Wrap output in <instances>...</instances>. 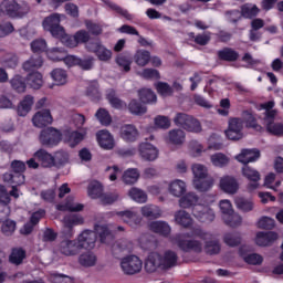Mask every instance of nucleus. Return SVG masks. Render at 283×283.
I'll return each instance as SVG.
<instances>
[{
    "mask_svg": "<svg viewBox=\"0 0 283 283\" xmlns=\"http://www.w3.org/2000/svg\"><path fill=\"white\" fill-rule=\"evenodd\" d=\"M192 235L195 238H199V240H202L205 242V247L202 245V242L199 240H187V239H179L178 240V247L181 249V251H193L195 253H202V249H205V252L208 255H218L220 253V241L216 240L213 238V234L209 232H205L200 228H196L192 231Z\"/></svg>",
    "mask_w": 283,
    "mask_h": 283,
    "instance_id": "f257e3e1",
    "label": "nucleus"
},
{
    "mask_svg": "<svg viewBox=\"0 0 283 283\" xmlns=\"http://www.w3.org/2000/svg\"><path fill=\"white\" fill-rule=\"evenodd\" d=\"M178 262V254L176 252L168 250L164 254L158 252H151L146 262L145 271L146 273H156V271H166V269H171L176 266Z\"/></svg>",
    "mask_w": 283,
    "mask_h": 283,
    "instance_id": "f03ea898",
    "label": "nucleus"
},
{
    "mask_svg": "<svg viewBox=\"0 0 283 283\" xmlns=\"http://www.w3.org/2000/svg\"><path fill=\"white\" fill-rule=\"evenodd\" d=\"M96 233L99 235L103 244H109L114 237L106 226H95V232L92 230H85L77 237L80 249H94L96 247Z\"/></svg>",
    "mask_w": 283,
    "mask_h": 283,
    "instance_id": "7ed1b4c3",
    "label": "nucleus"
},
{
    "mask_svg": "<svg viewBox=\"0 0 283 283\" xmlns=\"http://www.w3.org/2000/svg\"><path fill=\"white\" fill-rule=\"evenodd\" d=\"M172 122L177 127H182L186 132H192L193 134H200L202 132L200 122L186 113H177Z\"/></svg>",
    "mask_w": 283,
    "mask_h": 283,
    "instance_id": "20e7f679",
    "label": "nucleus"
},
{
    "mask_svg": "<svg viewBox=\"0 0 283 283\" xmlns=\"http://www.w3.org/2000/svg\"><path fill=\"white\" fill-rule=\"evenodd\" d=\"M30 12V7L28 4H19L14 0H4L0 4V13L7 14V17H11L12 19H17V17H25Z\"/></svg>",
    "mask_w": 283,
    "mask_h": 283,
    "instance_id": "39448f33",
    "label": "nucleus"
},
{
    "mask_svg": "<svg viewBox=\"0 0 283 283\" xmlns=\"http://www.w3.org/2000/svg\"><path fill=\"white\" fill-rule=\"evenodd\" d=\"M119 266L124 275H138L143 271V260L137 255H127L120 259Z\"/></svg>",
    "mask_w": 283,
    "mask_h": 283,
    "instance_id": "423d86ee",
    "label": "nucleus"
},
{
    "mask_svg": "<svg viewBox=\"0 0 283 283\" xmlns=\"http://www.w3.org/2000/svg\"><path fill=\"white\" fill-rule=\"evenodd\" d=\"M43 29L50 32L52 36H63L65 34V29L61 27V14L52 13L46 17L42 22Z\"/></svg>",
    "mask_w": 283,
    "mask_h": 283,
    "instance_id": "0eeeda50",
    "label": "nucleus"
},
{
    "mask_svg": "<svg viewBox=\"0 0 283 283\" xmlns=\"http://www.w3.org/2000/svg\"><path fill=\"white\" fill-rule=\"evenodd\" d=\"M242 129H244V120L240 117H232L228 122L226 136L229 140H242V137L244 136Z\"/></svg>",
    "mask_w": 283,
    "mask_h": 283,
    "instance_id": "6e6552de",
    "label": "nucleus"
},
{
    "mask_svg": "<svg viewBox=\"0 0 283 283\" xmlns=\"http://www.w3.org/2000/svg\"><path fill=\"white\" fill-rule=\"evenodd\" d=\"M61 132L53 127L41 130L39 140L44 147H56L61 143Z\"/></svg>",
    "mask_w": 283,
    "mask_h": 283,
    "instance_id": "1a4fd4ad",
    "label": "nucleus"
},
{
    "mask_svg": "<svg viewBox=\"0 0 283 283\" xmlns=\"http://www.w3.org/2000/svg\"><path fill=\"white\" fill-rule=\"evenodd\" d=\"M86 50L88 52H93V54L97 56L98 61H103L104 63L112 60V50L105 48V45H103L98 40L87 43Z\"/></svg>",
    "mask_w": 283,
    "mask_h": 283,
    "instance_id": "9d476101",
    "label": "nucleus"
},
{
    "mask_svg": "<svg viewBox=\"0 0 283 283\" xmlns=\"http://www.w3.org/2000/svg\"><path fill=\"white\" fill-rule=\"evenodd\" d=\"M192 214L199 222H213L216 220V212L206 205L196 206L192 209Z\"/></svg>",
    "mask_w": 283,
    "mask_h": 283,
    "instance_id": "9b49d317",
    "label": "nucleus"
},
{
    "mask_svg": "<svg viewBox=\"0 0 283 283\" xmlns=\"http://www.w3.org/2000/svg\"><path fill=\"white\" fill-rule=\"evenodd\" d=\"M219 187L224 193L235 196L240 189V184L235 177L227 175L220 178Z\"/></svg>",
    "mask_w": 283,
    "mask_h": 283,
    "instance_id": "f8f14e48",
    "label": "nucleus"
},
{
    "mask_svg": "<svg viewBox=\"0 0 283 283\" xmlns=\"http://www.w3.org/2000/svg\"><path fill=\"white\" fill-rule=\"evenodd\" d=\"M32 123L34 127H38L40 129L43 127H48V125H52V123H54V118L52 117L50 108L38 111L32 117Z\"/></svg>",
    "mask_w": 283,
    "mask_h": 283,
    "instance_id": "ddd939ff",
    "label": "nucleus"
},
{
    "mask_svg": "<svg viewBox=\"0 0 283 283\" xmlns=\"http://www.w3.org/2000/svg\"><path fill=\"white\" fill-rule=\"evenodd\" d=\"M242 175L244 178L250 180L248 184V190L255 191V189L260 187V172L258 170L251 168L249 165H245L242 168Z\"/></svg>",
    "mask_w": 283,
    "mask_h": 283,
    "instance_id": "4468645a",
    "label": "nucleus"
},
{
    "mask_svg": "<svg viewBox=\"0 0 283 283\" xmlns=\"http://www.w3.org/2000/svg\"><path fill=\"white\" fill-rule=\"evenodd\" d=\"M59 251H60V253H62V255H67V256L78 255V253H81V245L78 243V239L77 240H70V239L63 240L60 243Z\"/></svg>",
    "mask_w": 283,
    "mask_h": 283,
    "instance_id": "2eb2a0df",
    "label": "nucleus"
},
{
    "mask_svg": "<svg viewBox=\"0 0 283 283\" xmlns=\"http://www.w3.org/2000/svg\"><path fill=\"white\" fill-rule=\"evenodd\" d=\"M165 140L168 145L181 147V145H185V140H187V134L180 128H174L165 136Z\"/></svg>",
    "mask_w": 283,
    "mask_h": 283,
    "instance_id": "dca6fc26",
    "label": "nucleus"
},
{
    "mask_svg": "<svg viewBox=\"0 0 283 283\" xmlns=\"http://www.w3.org/2000/svg\"><path fill=\"white\" fill-rule=\"evenodd\" d=\"M83 222H85V220L80 214L65 216L63 219L65 235L67 238H72V235H74L72 229H74V227H78V224H83Z\"/></svg>",
    "mask_w": 283,
    "mask_h": 283,
    "instance_id": "f3484780",
    "label": "nucleus"
},
{
    "mask_svg": "<svg viewBox=\"0 0 283 283\" xmlns=\"http://www.w3.org/2000/svg\"><path fill=\"white\" fill-rule=\"evenodd\" d=\"M139 155L143 160L154 163L158 158V148L149 143H142L139 145Z\"/></svg>",
    "mask_w": 283,
    "mask_h": 283,
    "instance_id": "a211bd4d",
    "label": "nucleus"
},
{
    "mask_svg": "<svg viewBox=\"0 0 283 283\" xmlns=\"http://www.w3.org/2000/svg\"><path fill=\"white\" fill-rule=\"evenodd\" d=\"M116 216H118L123 222L133 228L138 227V224L143 222V218L134 210L119 211L116 213Z\"/></svg>",
    "mask_w": 283,
    "mask_h": 283,
    "instance_id": "6ab92c4d",
    "label": "nucleus"
},
{
    "mask_svg": "<svg viewBox=\"0 0 283 283\" xmlns=\"http://www.w3.org/2000/svg\"><path fill=\"white\" fill-rule=\"evenodd\" d=\"M260 158V150L258 149H242L239 155L235 156L238 163L247 166L249 163H255Z\"/></svg>",
    "mask_w": 283,
    "mask_h": 283,
    "instance_id": "aec40b11",
    "label": "nucleus"
},
{
    "mask_svg": "<svg viewBox=\"0 0 283 283\" xmlns=\"http://www.w3.org/2000/svg\"><path fill=\"white\" fill-rule=\"evenodd\" d=\"M140 213L143 218H147L148 220H158V218H163V209L157 205H145L140 208Z\"/></svg>",
    "mask_w": 283,
    "mask_h": 283,
    "instance_id": "412c9836",
    "label": "nucleus"
},
{
    "mask_svg": "<svg viewBox=\"0 0 283 283\" xmlns=\"http://www.w3.org/2000/svg\"><path fill=\"white\" fill-rule=\"evenodd\" d=\"M138 136L140 134L138 133V128L132 124H126L120 127V138L125 140L126 143H135V140H138Z\"/></svg>",
    "mask_w": 283,
    "mask_h": 283,
    "instance_id": "4be33fe9",
    "label": "nucleus"
},
{
    "mask_svg": "<svg viewBox=\"0 0 283 283\" xmlns=\"http://www.w3.org/2000/svg\"><path fill=\"white\" fill-rule=\"evenodd\" d=\"M200 197L196 195L195 192H188L186 195H182L179 199V207L181 209H196V207L200 206Z\"/></svg>",
    "mask_w": 283,
    "mask_h": 283,
    "instance_id": "5701e85b",
    "label": "nucleus"
},
{
    "mask_svg": "<svg viewBox=\"0 0 283 283\" xmlns=\"http://www.w3.org/2000/svg\"><path fill=\"white\" fill-rule=\"evenodd\" d=\"M168 191L174 198H182L187 193V184L180 179H175L168 185Z\"/></svg>",
    "mask_w": 283,
    "mask_h": 283,
    "instance_id": "b1692460",
    "label": "nucleus"
},
{
    "mask_svg": "<svg viewBox=\"0 0 283 283\" xmlns=\"http://www.w3.org/2000/svg\"><path fill=\"white\" fill-rule=\"evenodd\" d=\"M275 240H277V233L273 231H261L258 232L255 237V243L258 244V247H271V244H273Z\"/></svg>",
    "mask_w": 283,
    "mask_h": 283,
    "instance_id": "393cba45",
    "label": "nucleus"
},
{
    "mask_svg": "<svg viewBox=\"0 0 283 283\" xmlns=\"http://www.w3.org/2000/svg\"><path fill=\"white\" fill-rule=\"evenodd\" d=\"M176 224L179 227H184V229H189V227L193 226V218L186 210H178L174 214Z\"/></svg>",
    "mask_w": 283,
    "mask_h": 283,
    "instance_id": "a878e982",
    "label": "nucleus"
},
{
    "mask_svg": "<svg viewBox=\"0 0 283 283\" xmlns=\"http://www.w3.org/2000/svg\"><path fill=\"white\" fill-rule=\"evenodd\" d=\"M148 227L153 233H158L165 238L171 233V226L167 221H151Z\"/></svg>",
    "mask_w": 283,
    "mask_h": 283,
    "instance_id": "bb28decb",
    "label": "nucleus"
},
{
    "mask_svg": "<svg viewBox=\"0 0 283 283\" xmlns=\"http://www.w3.org/2000/svg\"><path fill=\"white\" fill-rule=\"evenodd\" d=\"M34 158L42 167H54V156L45 149H39L34 153Z\"/></svg>",
    "mask_w": 283,
    "mask_h": 283,
    "instance_id": "cd10ccee",
    "label": "nucleus"
},
{
    "mask_svg": "<svg viewBox=\"0 0 283 283\" xmlns=\"http://www.w3.org/2000/svg\"><path fill=\"white\" fill-rule=\"evenodd\" d=\"M42 66H43V59L41 57V55H32L29 60H27L22 64L24 72H34Z\"/></svg>",
    "mask_w": 283,
    "mask_h": 283,
    "instance_id": "c85d7f7f",
    "label": "nucleus"
},
{
    "mask_svg": "<svg viewBox=\"0 0 283 283\" xmlns=\"http://www.w3.org/2000/svg\"><path fill=\"white\" fill-rule=\"evenodd\" d=\"M274 119L275 117L264 118L266 130L273 136H283L282 123H275Z\"/></svg>",
    "mask_w": 283,
    "mask_h": 283,
    "instance_id": "c756f323",
    "label": "nucleus"
},
{
    "mask_svg": "<svg viewBox=\"0 0 283 283\" xmlns=\"http://www.w3.org/2000/svg\"><path fill=\"white\" fill-rule=\"evenodd\" d=\"M33 105H34V97L32 95H25L24 98L18 105V114L20 116H28Z\"/></svg>",
    "mask_w": 283,
    "mask_h": 283,
    "instance_id": "7c9ffc66",
    "label": "nucleus"
},
{
    "mask_svg": "<svg viewBox=\"0 0 283 283\" xmlns=\"http://www.w3.org/2000/svg\"><path fill=\"white\" fill-rule=\"evenodd\" d=\"M97 140L104 149H114V137L107 130H99L97 133Z\"/></svg>",
    "mask_w": 283,
    "mask_h": 283,
    "instance_id": "2f4dec72",
    "label": "nucleus"
},
{
    "mask_svg": "<svg viewBox=\"0 0 283 283\" xmlns=\"http://www.w3.org/2000/svg\"><path fill=\"white\" fill-rule=\"evenodd\" d=\"M59 211H71V212H78L85 209V206L78 202H74V197H69L64 205L57 206Z\"/></svg>",
    "mask_w": 283,
    "mask_h": 283,
    "instance_id": "473e14b6",
    "label": "nucleus"
},
{
    "mask_svg": "<svg viewBox=\"0 0 283 283\" xmlns=\"http://www.w3.org/2000/svg\"><path fill=\"white\" fill-rule=\"evenodd\" d=\"M134 249V242L129 239H120L113 245V253H129Z\"/></svg>",
    "mask_w": 283,
    "mask_h": 283,
    "instance_id": "72a5a7b5",
    "label": "nucleus"
},
{
    "mask_svg": "<svg viewBox=\"0 0 283 283\" xmlns=\"http://www.w3.org/2000/svg\"><path fill=\"white\" fill-rule=\"evenodd\" d=\"M151 61V53L147 50H137L134 55V62L139 67H145Z\"/></svg>",
    "mask_w": 283,
    "mask_h": 283,
    "instance_id": "f704fd0d",
    "label": "nucleus"
},
{
    "mask_svg": "<svg viewBox=\"0 0 283 283\" xmlns=\"http://www.w3.org/2000/svg\"><path fill=\"white\" fill-rule=\"evenodd\" d=\"M260 14V8L253 3H245L241 6V17L243 19H255Z\"/></svg>",
    "mask_w": 283,
    "mask_h": 283,
    "instance_id": "c9c22d12",
    "label": "nucleus"
},
{
    "mask_svg": "<svg viewBox=\"0 0 283 283\" xmlns=\"http://www.w3.org/2000/svg\"><path fill=\"white\" fill-rule=\"evenodd\" d=\"M138 178H140V172L136 168H128L122 176L125 185H136Z\"/></svg>",
    "mask_w": 283,
    "mask_h": 283,
    "instance_id": "e433bc0d",
    "label": "nucleus"
},
{
    "mask_svg": "<svg viewBox=\"0 0 283 283\" xmlns=\"http://www.w3.org/2000/svg\"><path fill=\"white\" fill-rule=\"evenodd\" d=\"M128 196L129 198H132V200H134V202H138V205H145V202H147L148 199L147 192L136 187L129 189Z\"/></svg>",
    "mask_w": 283,
    "mask_h": 283,
    "instance_id": "4c0bfd02",
    "label": "nucleus"
},
{
    "mask_svg": "<svg viewBox=\"0 0 283 283\" xmlns=\"http://www.w3.org/2000/svg\"><path fill=\"white\" fill-rule=\"evenodd\" d=\"M106 98L108 103L114 107L115 109H126L127 103L123 102L118 96H116V91L109 90L106 94Z\"/></svg>",
    "mask_w": 283,
    "mask_h": 283,
    "instance_id": "58836bf2",
    "label": "nucleus"
},
{
    "mask_svg": "<svg viewBox=\"0 0 283 283\" xmlns=\"http://www.w3.org/2000/svg\"><path fill=\"white\" fill-rule=\"evenodd\" d=\"M193 180H205L209 178V168L202 164H193L192 167Z\"/></svg>",
    "mask_w": 283,
    "mask_h": 283,
    "instance_id": "ea45409f",
    "label": "nucleus"
},
{
    "mask_svg": "<svg viewBox=\"0 0 283 283\" xmlns=\"http://www.w3.org/2000/svg\"><path fill=\"white\" fill-rule=\"evenodd\" d=\"M70 163V154L65 150H57L53 155V167H63Z\"/></svg>",
    "mask_w": 283,
    "mask_h": 283,
    "instance_id": "a19ab883",
    "label": "nucleus"
},
{
    "mask_svg": "<svg viewBox=\"0 0 283 283\" xmlns=\"http://www.w3.org/2000/svg\"><path fill=\"white\" fill-rule=\"evenodd\" d=\"M50 74L55 85H65L67 83V72L65 70L54 69Z\"/></svg>",
    "mask_w": 283,
    "mask_h": 283,
    "instance_id": "79ce46f5",
    "label": "nucleus"
},
{
    "mask_svg": "<svg viewBox=\"0 0 283 283\" xmlns=\"http://www.w3.org/2000/svg\"><path fill=\"white\" fill-rule=\"evenodd\" d=\"M1 65L4 67H9L10 70H14L17 65H19V56L14 53H6L1 59H0Z\"/></svg>",
    "mask_w": 283,
    "mask_h": 283,
    "instance_id": "37998d69",
    "label": "nucleus"
},
{
    "mask_svg": "<svg viewBox=\"0 0 283 283\" xmlns=\"http://www.w3.org/2000/svg\"><path fill=\"white\" fill-rule=\"evenodd\" d=\"M10 85H11L12 90L18 92L19 94H23V92H25V90L28 87V85L25 84V78L21 75H14L10 80Z\"/></svg>",
    "mask_w": 283,
    "mask_h": 283,
    "instance_id": "c03bdc74",
    "label": "nucleus"
},
{
    "mask_svg": "<svg viewBox=\"0 0 283 283\" xmlns=\"http://www.w3.org/2000/svg\"><path fill=\"white\" fill-rule=\"evenodd\" d=\"M27 81L32 90H41L43 87V75L39 72L29 74Z\"/></svg>",
    "mask_w": 283,
    "mask_h": 283,
    "instance_id": "a18cd8bd",
    "label": "nucleus"
},
{
    "mask_svg": "<svg viewBox=\"0 0 283 283\" xmlns=\"http://www.w3.org/2000/svg\"><path fill=\"white\" fill-rule=\"evenodd\" d=\"M193 187L197 191H209L213 187V178L207 177L206 179H193Z\"/></svg>",
    "mask_w": 283,
    "mask_h": 283,
    "instance_id": "49530a36",
    "label": "nucleus"
},
{
    "mask_svg": "<svg viewBox=\"0 0 283 283\" xmlns=\"http://www.w3.org/2000/svg\"><path fill=\"white\" fill-rule=\"evenodd\" d=\"M115 63L118 65V67L122 70V72H130L132 70V59L129 55L119 54L115 59Z\"/></svg>",
    "mask_w": 283,
    "mask_h": 283,
    "instance_id": "de8ad7c7",
    "label": "nucleus"
},
{
    "mask_svg": "<svg viewBox=\"0 0 283 283\" xmlns=\"http://www.w3.org/2000/svg\"><path fill=\"white\" fill-rule=\"evenodd\" d=\"M218 56L221 61L233 62V61H238V59L240 57V54L233 49L226 48L218 52Z\"/></svg>",
    "mask_w": 283,
    "mask_h": 283,
    "instance_id": "09e8293b",
    "label": "nucleus"
},
{
    "mask_svg": "<svg viewBox=\"0 0 283 283\" xmlns=\"http://www.w3.org/2000/svg\"><path fill=\"white\" fill-rule=\"evenodd\" d=\"M96 254L92 252H86L80 255L78 263L81 266H85L86 269L90 266H96Z\"/></svg>",
    "mask_w": 283,
    "mask_h": 283,
    "instance_id": "8fccbe9b",
    "label": "nucleus"
},
{
    "mask_svg": "<svg viewBox=\"0 0 283 283\" xmlns=\"http://www.w3.org/2000/svg\"><path fill=\"white\" fill-rule=\"evenodd\" d=\"M222 220L228 227H240L242 224V217L235 213V211H232L227 216H222Z\"/></svg>",
    "mask_w": 283,
    "mask_h": 283,
    "instance_id": "3c124183",
    "label": "nucleus"
},
{
    "mask_svg": "<svg viewBox=\"0 0 283 283\" xmlns=\"http://www.w3.org/2000/svg\"><path fill=\"white\" fill-rule=\"evenodd\" d=\"M103 1L108 8H111V10H114L115 12H117V14H120L122 17H124V19H127V21H132V19H134V15L129 13L127 9H123L118 4L108 0H103Z\"/></svg>",
    "mask_w": 283,
    "mask_h": 283,
    "instance_id": "603ef678",
    "label": "nucleus"
},
{
    "mask_svg": "<svg viewBox=\"0 0 283 283\" xmlns=\"http://www.w3.org/2000/svg\"><path fill=\"white\" fill-rule=\"evenodd\" d=\"M3 180L11 185H23V182H25V176H23V174L6 172L3 175Z\"/></svg>",
    "mask_w": 283,
    "mask_h": 283,
    "instance_id": "864d4df0",
    "label": "nucleus"
},
{
    "mask_svg": "<svg viewBox=\"0 0 283 283\" xmlns=\"http://www.w3.org/2000/svg\"><path fill=\"white\" fill-rule=\"evenodd\" d=\"M85 138L83 133L78 132H69L65 134V140L70 145V147H76L78 143H81Z\"/></svg>",
    "mask_w": 283,
    "mask_h": 283,
    "instance_id": "5fc2aeb1",
    "label": "nucleus"
},
{
    "mask_svg": "<svg viewBox=\"0 0 283 283\" xmlns=\"http://www.w3.org/2000/svg\"><path fill=\"white\" fill-rule=\"evenodd\" d=\"M9 260L11 264H17V265L22 264L23 260H25V250L21 248L13 249Z\"/></svg>",
    "mask_w": 283,
    "mask_h": 283,
    "instance_id": "6e6d98bb",
    "label": "nucleus"
},
{
    "mask_svg": "<svg viewBox=\"0 0 283 283\" xmlns=\"http://www.w3.org/2000/svg\"><path fill=\"white\" fill-rule=\"evenodd\" d=\"M210 160L214 167H227L229 165L230 159L227 157V155L222 153H217L214 155H211Z\"/></svg>",
    "mask_w": 283,
    "mask_h": 283,
    "instance_id": "4d7b16f0",
    "label": "nucleus"
},
{
    "mask_svg": "<svg viewBox=\"0 0 283 283\" xmlns=\"http://www.w3.org/2000/svg\"><path fill=\"white\" fill-rule=\"evenodd\" d=\"M88 196L90 198L96 199L103 196V186L98 181H92L88 185Z\"/></svg>",
    "mask_w": 283,
    "mask_h": 283,
    "instance_id": "13d9d810",
    "label": "nucleus"
},
{
    "mask_svg": "<svg viewBox=\"0 0 283 283\" xmlns=\"http://www.w3.org/2000/svg\"><path fill=\"white\" fill-rule=\"evenodd\" d=\"M234 202H235V206L240 209V211H243L244 213H249V211H253V201L249 199L237 197Z\"/></svg>",
    "mask_w": 283,
    "mask_h": 283,
    "instance_id": "bf43d9fd",
    "label": "nucleus"
},
{
    "mask_svg": "<svg viewBox=\"0 0 283 283\" xmlns=\"http://www.w3.org/2000/svg\"><path fill=\"white\" fill-rule=\"evenodd\" d=\"M223 241L228 247H238V244L242 242V238L240 237V233L229 232L224 234Z\"/></svg>",
    "mask_w": 283,
    "mask_h": 283,
    "instance_id": "052dcab7",
    "label": "nucleus"
},
{
    "mask_svg": "<svg viewBox=\"0 0 283 283\" xmlns=\"http://www.w3.org/2000/svg\"><path fill=\"white\" fill-rule=\"evenodd\" d=\"M86 96H88L91 101L101 99V92L98 91V82L94 81L90 83L86 90Z\"/></svg>",
    "mask_w": 283,
    "mask_h": 283,
    "instance_id": "680f3d73",
    "label": "nucleus"
},
{
    "mask_svg": "<svg viewBox=\"0 0 283 283\" xmlns=\"http://www.w3.org/2000/svg\"><path fill=\"white\" fill-rule=\"evenodd\" d=\"M243 123H245L247 127H252V129H256V132H260L262 129V126L258 125L255 122V117L253 114L249 113V111L243 112Z\"/></svg>",
    "mask_w": 283,
    "mask_h": 283,
    "instance_id": "e2e57ef3",
    "label": "nucleus"
},
{
    "mask_svg": "<svg viewBox=\"0 0 283 283\" xmlns=\"http://www.w3.org/2000/svg\"><path fill=\"white\" fill-rule=\"evenodd\" d=\"M142 103H156V94L149 88H143L138 92Z\"/></svg>",
    "mask_w": 283,
    "mask_h": 283,
    "instance_id": "0e129e2a",
    "label": "nucleus"
},
{
    "mask_svg": "<svg viewBox=\"0 0 283 283\" xmlns=\"http://www.w3.org/2000/svg\"><path fill=\"white\" fill-rule=\"evenodd\" d=\"M189 36L191 39H195V43H197V45H208L209 41H211V32L201 33L197 35L196 33H189Z\"/></svg>",
    "mask_w": 283,
    "mask_h": 283,
    "instance_id": "69168bd1",
    "label": "nucleus"
},
{
    "mask_svg": "<svg viewBox=\"0 0 283 283\" xmlns=\"http://www.w3.org/2000/svg\"><path fill=\"white\" fill-rule=\"evenodd\" d=\"M46 56L51 61H63V59H65V51L54 48L46 51Z\"/></svg>",
    "mask_w": 283,
    "mask_h": 283,
    "instance_id": "338daca9",
    "label": "nucleus"
},
{
    "mask_svg": "<svg viewBox=\"0 0 283 283\" xmlns=\"http://www.w3.org/2000/svg\"><path fill=\"white\" fill-rule=\"evenodd\" d=\"M51 283H74V279L72 276H67L64 274H52L50 276Z\"/></svg>",
    "mask_w": 283,
    "mask_h": 283,
    "instance_id": "774afa93",
    "label": "nucleus"
}]
</instances>
